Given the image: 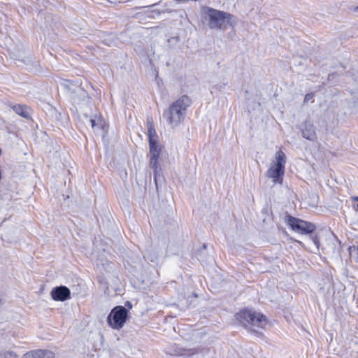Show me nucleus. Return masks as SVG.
<instances>
[{
  "label": "nucleus",
  "instance_id": "1",
  "mask_svg": "<svg viewBox=\"0 0 358 358\" xmlns=\"http://www.w3.org/2000/svg\"><path fill=\"white\" fill-rule=\"evenodd\" d=\"M191 105L190 99L185 95L172 103L163 113L164 119L171 128L178 127L184 120L187 108Z\"/></svg>",
  "mask_w": 358,
  "mask_h": 358
},
{
  "label": "nucleus",
  "instance_id": "2",
  "mask_svg": "<svg viewBox=\"0 0 358 358\" xmlns=\"http://www.w3.org/2000/svg\"><path fill=\"white\" fill-rule=\"evenodd\" d=\"M237 320L246 328L257 333L256 328L263 329L268 323L266 317L262 313L244 309L236 315Z\"/></svg>",
  "mask_w": 358,
  "mask_h": 358
},
{
  "label": "nucleus",
  "instance_id": "3",
  "mask_svg": "<svg viewBox=\"0 0 358 358\" xmlns=\"http://www.w3.org/2000/svg\"><path fill=\"white\" fill-rule=\"evenodd\" d=\"M285 164V154L282 150H278L266 173V176L272 180L273 185L282 184Z\"/></svg>",
  "mask_w": 358,
  "mask_h": 358
},
{
  "label": "nucleus",
  "instance_id": "4",
  "mask_svg": "<svg viewBox=\"0 0 358 358\" xmlns=\"http://www.w3.org/2000/svg\"><path fill=\"white\" fill-rule=\"evenodd\" d=\"M203 23L211 29H221L230 14L208 6H204L201 10Z\"/></svg>",
  "mask_w": 358,
  "mask_h": 358
},
{
  "label": "nucleus",
  "instance_id": "5",
  "mask_svg": "<svg viewBox=\"0 0 358 358\" xmlns=\"http://www.w3.org/2000/svg\"><path fill=\"white\" fill-rule=\"evenodd\" d=\"M128 310L125 307L118 306L113 308L107 317L109 326L114 329H120L126 322Z\"/></svg>",
  "mask_w": 358,
  "mask_h": 358
},
{
  "label": "nucleus",
  "instance_id": "6",
  "mask_svg": "<svg viewBox=\"0 0 358 358\" xmlns=\"http://www.w3.org/2000/svg\"><path fill=\"white\" fill-rule=\"evenodd\" d=\"M286 222L292 230L301 234H311L316 229V227L313 223L308 222L290 215L287 217Z\"/></svg>",
  "mask_w": 358,
  "mask_h": 358
},
{
  "label": "nucleus",
  "instance_id": "7",
  "mask_svg": "<svg viewBox=\"0 0 358 358\" xmlns=\"http://www.w3.org/2000/svg\"><path fill=\"white\" fill-rule=\"evenodd\" d=\"M70 289L66 286H59L51 291V296L55 301H64L70 299Z\"/></svg>",
  "mask_w": 358,
  "mask_h": 358
},
{
  "label": "nucleus",
  "instance_id": "8",
  "mask_svg": "<svg viewBox=\"0 0 358 358\" xmlns=\"http://www.w3.org/2000/svg\"><path fill=\"white\" fill-rule=\"evenodd\" d=\"M301 131L303 138L312 141L316 139L315 127L310 122H304L301 125Z\"/></svg>",
  "mask_w": 358,
  "mask_h": 358
},
{
  "label": "nucleus",
  "instance_id": "9",
  "mask_svg": "<svg viewBox=\"0 0 358 358\" xmlns=\"http://www.w3.org/2000/svg\"><path fill=\"white\" fill-rule=\"evenodd\" d=\"M55 355L49 350H36L31 351L24 354L22 358H54Z\"/></svg>",
  "mask_w": 358,
  "mask_h": 358
},
{
  "label": "nucleus",
  "instance_id": "10",
  "mask_svg": "<svg viewBox=\"0 0 358 358\" xmlns=\"http://www.w3.org/2000/svg\"><path fill=\"white\" fill-rule=\"evenodd\" d=\"M149 166L153 170L154 172V180L156 185V187L158 186V180L161 178V168L159 166L158 158L156 159H150L149 160Z\"/></svg>",
  "mask_w": 358,
  "mask_h": 358
},
{
  "label": "nucleus",
  "instance_id": "11",
  "mask_svg": "<svg viewBox=\"0 0 358 358\" xmlns=\"http://www.w3.org/2000/svg\"><path fill=\"white\" fill-rule=\"evenodd\" d=\"M148 136L149 143H158V136L152 121H148Z\"/></svg>",
  "mask_w": 358,
  "mask_h": 358
},
{
  "label": "nucleus",
  "instance_id": "12",
  "mask_svg": "<svg viewBox=\"0 0 358 358\" xmlns=\"http://www.w3.org/2000/svg\"><path fill=\"white\" fill-rule=\"evenodd\" d=\"M150 159L159 158L161 153V147L157 143H149Z\"/></svg>",
  "mask_w": 358,
  "mask_h": 358
},
{
  "label": "nucleus",
  "instance_id": "13",
  "mask_svg": "<svg viewBox=\"0 0 358 358\" xmlns=\"http://www.w3.org/2000/svg\"><path fill=\"white\" fill-rule=\"evenodd\" d=\"M11 55L13 58L16 60L22 61L27 64H29L31 62V59L29 57L25 58V52L24 50H19L16 52H12Z\"/></svg>",
  "mask_w": 358,
  "mask_h": 358
},
{
  "label": "nucleus",
  "instance_id": "14",
  "mask_svg": "<svg viewBox=\"0 0 358 358\" xmlns=\"http://www.w3.org/2000/svg\"><path fill=\"white\" fill-rule=\"evenodd\" d=\"M13 110L18 115H21L24 118H28L29 114L27 110V107L23 105H15L13 107Z\"/></svg>",
  "mask_w": 358,
  "mask_h": 358
},
{
  "label": "nucleus",
  "instance_id": "15",
  "mask_svg": "<svg viewBox=\"0 0 358 358\" xmlns=\"http://www.w3.org/2000/svg\"><path fill=\"white\" fill-rule=\"evenodd\" d=\"M196 353V351L194 349H180L176 354L178 355H192Z\"/></svg>",
  "mask_w": 358,
  "mask_h": 358
},
{
  "label": "nucleus",
  "instance_id": "16",
  "mask_svg": "<svg viewBox=\"0 0 358 358\" xmlns=\"http://www.w3.org/2000/svg\"><path fill=\"white\" fill-rule=\"evenodd\" d=\"M0 358H17V355L13 352L7 351L0 353Z\"/></svg>",
  "mask_w": 358,
  "mask_h": 358
},
{
  "label": "nucleus",
  "instance_id": "17",
  "mask_svg": "<svg viewBox=\"0 0 358 358\" xmlns=\"http://www.w3.org/2000/svg\"><path fill=\"white\" fill-rule=\"evenodd\" d=\"M312 241L313 242L314 245H315V251L314 252H316L319 250V248H320V241H319V238L317 236H312L310 237Z\"/></svg>",
  "mask_w": 358,
  "mask_h": 358
},
{
  "label": "nucleus",
  "instance_id": "18",
  "mask_svg": "<svg viewBox=\"0 0 358 358\" xmlns=\"http://www.w3.org/2000/svg\"><path fill=\"white\" fill-rule=\"evenodd\" d=\"M101 264V266L105 269V270H108V266H109L110 265V263L108 262V261H103L102 259H99V263L97 264V265H99Z\"/></svg>",
  "mask_w": 358,
  "mask_h": 358
},
{
  "label": "nucleus",
  "instance_id": "19",
  "mask_svg": "<svg viewBox=\"0 0 358 358\" xmlns=\"http://www.w3.org/2000/svg\"><path fill=\"white\" fill-rule=\"evenodd\" d=\"M313 98V94L312 93H310V94H307L306 96H305V98H304V102H308L310 100H312Z\"/></svg>",
  "mask_w": 358,
  "mask_h": 358
},
{
  "label": "nucleus",
  "instance_id": "20",
  "mask_svg": "<svg viewBox=\"0 0 358 358\" xmlns=\"http://www.w3.org/2000/svg\"><path fill=\"white\" fill-rule=\"evenodd\" d=\"M125 306H128L129 308H131V304L129 301H127L126 303H125Z\"/></svg>",
  "mask_w": 358,
  "mask_h": 358
},
{
  "label": "nucleus",
  "instance_id": "21",
  "mask_svg": "<svg viewBox=\"0 0 358 358\" xmlns=\"http://www.w3.org/2000/svg\"><path fill=\"white\" fill-rule=\"evenodd\" d=\"M91 122H92V126L94 127L95 121L94 120H92Z\"/></svg>",
  "mask_w": 358,
  "mask_h": 358
},
{
  "label": "nucleus",
  "instance_id": "22",
  "mask_svg": "<svg viewBox=\"0 0 358 358\" xmlns=\"http://www.w3.org/2000/svg\"><path fill=\"white\" fill-rule=\"evenodd\" d=\"M355 10H356V11H358V6H357V7H356Z\"/></svg>",
  "mask_w": 358,
  "mask_h": 358
},
{
  "label": "nucleus",
  "instance_id": "23",
  "mask_svg": "<svg viewBox=\"0 0 358 358\" xmlns=\"http://www.w3.org/2000/svg\"><path fill=\"white\" fill-rule=\"evenodd\" d=\"M355 200H357V201H358V197H356V198H355Z\"/></svg>",
  "mask_w": 358,
  "mask_h": 358
},
{
  "label": "nucleus",
  "instance_id": "24",
  "mask_svg": "<svg viewBox=\"0 0 358 358\" xmlns=\"http://www.w3.org/2000/svg\"><path fill=\"white\" fill-rule=\"evenodd\" d=\"M357 210H358V203H357Z\"/></svg>",
  "mask_w": 358,
  "mask_h": 358
}]
</instances>
